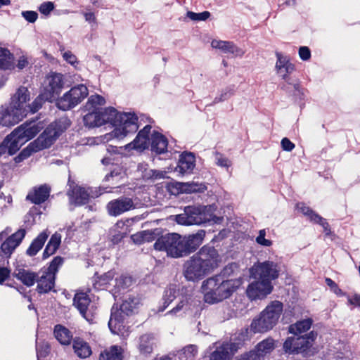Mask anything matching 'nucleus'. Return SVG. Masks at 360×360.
Here are the masks:
<instances>
[{
	"label": "nucleus",
	"instance_id": "nucleus-1",
	"mask_svg": "<svg viewBox=\"0 0 360 360\" xmlns=\"http://www.w3.org/2000/svg\"><path fill=\"white\" fill-rule=\"evenodd\" d=\"M91 111L83 117L86 127L93 128L105 123H110L115 127L112 133L104 136L106 141L112 137L123 139L129 134L136 133L139 129L138 117L134 112H118L114 108H108L101 113L94 110Z\"/></svg>",
	"mask_w": 360,
	"mask_h": 360
},
{
	"label": "nucleus",
	"instance_id": "nucleus-2",
	"mask_svg": "<svg viewBox=\"0 0 360 360\" xmlns=\"http://www.w3.org/2000/svg\"><path fill=\"white\" fill-rule=\"evenodd\" d=\"M205 231H198L196 233L181 236L176 233L162 236L154 243V248L165 251L168 256L179 258L194 252L202 243Z\"/></svg>",
	"mask_w": 360,
	"mask_h": 360
},
{
	"label": "nucleus",
	"instance_id": "nucleus-3",
	"mask_svg": "<svg viewBox=\"0 0 360 360\" xmlns=\"http://www.w3.org/2000/svg\"><path fill=\"white\" fill-rule=\"evenodd\" d=\"M220 262L218 251L213 246L204 245L185 262L184 276L188 281H198L214 271Z\"/></svg>",
	"mask_w": 360,
	"mask_h": 360
},
{
	"label": "nucleus",
	"instance_id": "nucleus-4",
	"mask_svg": "<svg viewBox=\"0 0 360 360\" xmlns=\"http://www.w3.org/2000/svg\"><path fill=\"white\" fill-rule=\"evenodd\" d=\"M71 124L68 117H61L50 124L39 136L24 148L14 160L19 163L29 158L33 153L49 148L59 136Z\"/></svg>",
	"mask_w": 360,
	"mask_h": 360
},
{
	"label": "nucleus",
	"instance_id": "nucleus-5",
	"mask_svg": "<svg viewBox=\"0 0 360 360\" xmlns=\"http://www.w3.org/2000/svg\"><path fill=\"white\" fill-rule=\"evenodd\" d=\"M238 280H223L221 276L211 277L204 281L202 290L204 300L209 304H214L229 298L239 287Z\"/></svg>",
	"mask_w": 360,
	"mask_h": 360
},
{
	"label": "nucleus",
	"instance_id": "nucleus-6",
	"mask_svg": "<svg viewBox=\"0 0 360 360\" xmlns=\"http://www.w3.org/2000/svg\"><path fill=\"white\" fill-rule=\"evenodd\" d=\"M139 304L137 298L129 297L125 299L118 309L113 305L108 321V327L111 333L125 339L129 335V328L126 324L127 317L132 315Z\"/></svg>",
	"mask_w": 360,
	"mask_h": 360
},
{
	"label": "nucleus",
	"instance_id": "nucleus-7",
	"mask_svg": "<svg viewBox=\"0 0 360 360\" xmlns=\"http://www.w3.org/2000/svg\"><path fill=\"white\" fill-rule=\"evenodd\" d=\"M211 206H186L184 213L175 216V221L180 225L201 224L207 222L220 224L223 217H217L213 214Z\"/></svg>",
	"mask_w": 360,
	"mask_h": 360
},
{
	"label": "nucleus",
	"instance_id": "nucleus-8",
	"mask_svg": "<svg viewBox=\"0 0 360 360\" xmlns=\"http://www.w3.org/2000/svg\"><path fill=\"white\" fill-rule=\"evenodd\" d=\"M283 305L280 301H272L261 312L257 319H254L250 329L254 333H264L274 328L283 312Z\"/></svg>",
	"mask_w": 360,
	"mask_h": 360
},
{
	"label": "nucleus",
	"instance_id": "nucleus-9",
	"mask_svg": "<svg viewBox=\"0 0 360 360\" xmlns=\"http://www.w3.org/2000/svg\"><path fill=\"white\" fill-rule=\"evenodd\" d=\"M316 336V332L311 331L304 335L288 337L283 343V349L285 353L309 356L314 354L311 348Z\"/></svg>",
	"mask_w": 360,
	"mask_h": 360
},
{
	"label": "nucleus",
	"instance_id": "nucleus-10",
	"mask_svg": "<svg viewBox=\"0 0 360 360\" xmlns=\"http://www.w3.org/2000/svg\"><path fill=\"white\" fill-rule=\"evenodd\" d=\"M241 345V342H216L206 350L203 360H231Z\"/></svg>",
	"mask_w": 360,
	"mask_h": 360
},
{
	"label": "nucleus",
	"instance_id": "nucleus-11",
	"mask_svg": "<svg viewBox=\"0 0 360 360\" xmlns=\"http://www.w3.org/2000/svg\"><path fill=\"white\" fill-rule=\"evenodd\" d=\"M280 271L278 264L269 260L258 262L250 269V276L254 279H262L271 283L278 278Z\"/></svg>",
	"mask_w": 360,
	"mask_h": 360
},
{
	"label": "nucleus",
	"instance_id": "nucleus-12",
	"mask_svg": "<svg viewBox=\"0 0 360 360\" xmlns=\"http://www.w3.org/2000/svg\"><path fill=\"white\" fill-rule=\"evenodd\" d=\"M64 84L63 74L50 72L44 81L42 96L49 102L55 101L63 89Z\"/></svg>",
	"mask_w": 360,
	"mask_h": 360
},
{
	"label": "nucleus",
	"instance_id": "nucleus-13",
	"mask_svg": "<svg viewBox=\"0 0 360 360\" xmlns=\"http://www.w3.org/2000/svg\"><path fill=\"white\" fill-rule=\"evenodd\" d=\"M273 288L272 283L262 279H255L248 285L246 294L251 300H262L269 295Z\"/></svg>",
	"mask_w": 360,
	"mask_h": 360
},
{
	"label": "nucleus",
	"instance_id": "nucleus-14",
	"mask_svg": "<svg viewBox=\"0 0 360 360\" xmlns=\"http://www.w3.org/2000/svg\"><path fill=\"white\" fill-rule=\"evenodd\" d=\"M18 133L14 130L4 139L0 144V154L13 155L26 143V139H23Z\"/></svg>",
	"mask_w": 360,
	"mask_h": 360
},
{
	"label": "nucleus",
	"instance_id": "nucleus-15",
	"mask_svg": "<svg viewBox=\"0 0 360 360\" xmlns=\"http://www.w3.org/2000/svg\"><path fill=\"white\" fill-rule=\"evenodd\" d=\"M26 116L24 111L17 105L10 104L6 108H2L0 110V124L3 126L9 127L18 123Z\"/></svg>",
	"mask_w": 360,
	"mask_h": 360
},
{
	"label": "nucleus",
	"instance_id": "nucleus-16",
	"mask_svg": "<svg viewBox=\"0 0 360 360\" xmlns=\"http://www.w3.org/2000/svg\"><path fill=\"white\" fill-rule=\"evenodd\" d=\"M276 63L275 70L277 75L288 84H292L290 82V75L295 71V65L292 63L290 58L280 52L276 53Z\"/></svg>",
	"mask_w": 360,
	"mask_h": 360
},
{
	"label": "nucleus",
	"instance_id": "nucleus-17",
	"mask_svg": "<svg viewBox=\"0 0 360 360\" xmlns=\"http://www.w3.org/2000/svg\"><path fill=\"white\" fill-rule=\"evenodd\" d=\"M108 212L110 216L117 217L135 207L133 200L128 197H120L107 204Z\"/></svg>",
	"mask_w": 360,
	"mask_h": 360
},
{
	"label": "nucleus",
	"instance_id": "nucleus-18",
	"mask_svg": "<svg viewBox=\"0 0 360 360\" xmlns=\"http://www.w3.org/2000/svg\"><path fill=\"white\" fill-rule=\"evenodd\" d=\"M26 230L20 229L8 237L1 245V250L6 257H10L25 237Z\"/></svg>",
	"mask_w": 360,
	"mask_h": 360
},
{
	"label": "nucleus",
	"instance_id": "nucleus-19",
	"mask_svg": "<svg viewBox=\"0 0 360 360\" xmlns=\"http://www.w3.org/2000/svg\"><path fill=\"white\" fill-rule=\"evenodd\" d=\"M151 131V126L148 124L143 127V129L139 131L137 136L133 141L125 145V150L130 151L136 150L138 151H143L146 149L149 146L150 134Z\"/></svg>",
	"mask_w": 360,
	"mask_h": 360
},
{
	"label": "nucleus",
	"instance_id": "nucleus-20",
	"mask_svg": "<svg viewBox=\"0 0 360 360\" xmlns=\"http://www.w3.org/2000/svg\"><path fill=\"white\" fill-rule=\"evenodd\" d=\"M195 167V157L191 152H184L179 155L175 172L180 176L192 173Z\"/></svg>",
	"mask_w": 360,
	"mask_h": 360
},
{
	"label": "nucleus",
	"instance_id": "nucleus-21",
	"mask_svg": "<svg viewBox=\"0 0 360 360\" xmlns=\"http://www.w3.org/2000/svg\"><path fill=\"white\" fill-rule=\"evenodd\" d=\"M90 299L85 292H77L73 299L74 306L79 310L81 315L88 321L93 319V312L91 309L89 308Z\"/></svg>",
	"mask_w": 360,
	"mask_h": 360
},
{
	"label": "nucleus",
	"instance_id": "nucleus-22",
	"mask_svg": "<svg viewBox=\"0 0 360 360\" xmlns=\"http://www.w3.org/2000/svg\"><path fill=\"white\" fill-rule=\"evenodd\" d=\"M56 277L53 274H49L42 269L37 273V290L39 293H47L50 292L55 285Z\"/></svg>",
	"mask_w": 360,
	"mask_h": 360
},
{
	"label": "nucleus",
	"instance_id": "nucleus-23",
	"mask_svg": "<svg viewBox=\"0 0 360 360\" xmlns=\"http://www.w3.org/2000/svg\"><path fill=\"white\" fill-rule=\"evenodd\" d=\"M274 347V340L271 338H266L259 342L254 350L250 351L247 354L249 356H251V359L253 360H261V358L271 353Z\"/></svg>",
	"mask_w": 360,
	"mask_h": 360
},
{
	"label": "nucleus",
	"instance_id": "nucleus-24",
	"mask_svg": "<svg viewBox=\"0 0 360 360\" xmlns=\"http://www.w3.org/2000/svg\"><path fill=\"white\" fill-rule=\"evenodd\" d=\"M211 46L214 49L220 50L224 53L231 54L235 57H241L245 53L243 49L238 47L233 41H230L214 39L211 42Z\"/></svg>",
	"mask_w": 360,
	"mask_h": 360
},
{
	"label": "nucleus",
	"instance_id": "nucleus-25",
	"mask_svg": "<svg viewBox=\"0 0 360 360\" xmlns=\"http://www.w3.org/2000/svg\"><path fill=\"white\" fill-rule=\"evenodd\" d=\"M70 202L77 205H84L88 202L90 193L84 188L70 184V190L68 191Z\"/></svg>",
	"mask_w": 360,
	"mask_h": 360
},
{
	"label": "nucleus",
	"instance_id": "nucleus-26",
	"mask_svg": "<svg viewBox=\"0 0 360 360\" xmlns=\"http://www.w3.org/2000/svg\"><path fill=\"white\" fill-rule=\"evenodd\" d=\"M156 344V339L153 333H146L141 335L138 342V349L143 355L150 354Z\"/></svg>",
	"mask_w": 360,
	"mask_h": 360
},
{
	"label": "nucleus",
	"instance_id": "nucleus-27",
	"mask_svg": "<svg viewBox=\"0 0 360 360\" xmlns=\"http://www.w3.org/2000/svg\"><path fill=\"white\" fill-rule=\"evenodd\" d=\"M151 150L157 154H163L167 151L168 141L162 134L153 131L150 135Z\"/></svg>",
	"mask_w": 360,
	"mask_h": 360
},
{
	"label": "nucleus",
	"instance_id": "nucleus-28",
	"mask_svg": "<svg viewBox=\"0 0 360 360\" xmlns=\"http://www.w3.org/2000/svg\"><path fill=\"white\" fill-rule=\"evenodd\" d=\"M15 131H18L23 139H26V142L35 136L40 131V127L38 124L32 121L30 122H25L16 128Z\"/></svg>",
	"mask_w": 360,
	"mask_h": 360
},
{
	"label": "nucleus",
	"instance_id": "nucleus-29",
	"mask_svg": "<svg viewBox=\"0 0 360 360\" xmlns=\"http://www.w3.org/2000/svg\"><path fill=\"white\" fill-rule=\"evenodd\" d=\"M51 188L46 184L40 186L34 189L33 192L27 195V199L34 204H41L45 202L49 196Z\"/></svg>",
	"mask_w": 360,
	"mask_h": 360
},
{
	"label": "nucleus",
	"instance_id": "nucleus-30",
	"mask_svg": "<svg viewBox=\"0 0 360 360\" xmlns=\"http://www.w3.org/2000/svg\"><path fill=\"white\" fill-rule=\"evenodd\" d=\"M30 100V92L28 89L25 86H20L17 90L16 93L11 98V102L10 104L12 105H17L18 108H20L24 113L27 114V110L25 109V103Z\"/></svg>",
	"mask_w": 360,
	"mask_h": 360
},
{
	"label": "nucleus",
	"instance_id": "nucleus-31",
	"mask_svg": "<svg viewBox=\"0 0 360 360\" xmlns=\"http://www.w3.org/2000/svg\"><path fill=\"white\" fill-rule=\"evenodd\" d=\"M49 236L47 230L40 233L31 243L30 247L26 250V254L30 257L35 256L44 246L46 240Z\"/></svg>",
	"mask_w": 360,
	"mask_h": 360
},
{
	"label": "nucleus",
	"instance_id": "nucleus-32",
	"mask_svg": "<svg viewBox=\"0 0 360 360\" xmlns=\"http://www.w3.org/2000/svg\"><path fill=\"white\" fill-rule=\"evenodd\" d=\"M13 276L24 285L30 287L36 283L37 274L25 269H17L13 272Z\"/></svg>",
	"mask_w": 360,
	"mask_h": 360
},
{
	"label": "nucleus",
	"instance_id": "nucleus-33",
	"mask_svg": "<svg viewBox=\"0 0 360 360\" xmlns=\"http://www.w3.org/2000/svg\"><path fill=\"white\" fill-rule=\"evenodd\" d=\"M53 334L56 340L63 345H69L74 340L72 332L60 324L55 326Z\"/></svg>",
	"mask_w": 360,
	"mask_h": 360
},
{
	"label": "nucleus",
	"instance_id": "nucleus-34",
	"mask_svg": "<svg viewBox=\"0 0 360 360\" xmlns=\"http://www.w3.org/2000/svg\"><path fill=\"white\" fill-rule=\"evenodd\" d=\"M73 349L75 354L81 359L89 357L91 354V349L89 344L79 338L73 340Z\"/></svg>",
	"mask_w": 360,
	"mask_h": 360
},
{
	"label": "nucleus",
	"instance_id": "nucleus-35",
	"mask_svg": "<svg viewBox=\"0 0 360 360\" xmlns=\"http://www.w3.org/2000/svg\"><path fill=\"white\" fill-rule=\"evenodd\" d=\"M198 354V347L195 345H189L183 348L181 351L172 356V360H195Z\"/></svg>",
	"mask_w": 360,
	"mask_h": 360
},
{
	"label": "nucleus",
	"instance_id": "nucleus-36",
	"mask_svg": "<svg viewBox=\"0 0 360 360\" xmlns=\"http://www.w3.org/2000/svg\"><path fill=\"white\" fill-rule=\"evenodd\" d=\"M60 242V234L57 233L53 234L44 250L42 255L43 259H47L50 256L53 255L59 248Z\"/></svg>",
	"mask_w": 360,
	"mask_h": 360
},
{
	"label": "nucleus",
	"instance_id": "nucleus-37",
	"mask_svg": "<svg viewBox=\"0 0 360 360\" xmlns=\"http://www.w3.org/2000/svg\"><path fill=\"white\" fill-rule=\"evenodd\" d=\"M70 94L71 93L69 90L57 100L56 105L59 109L62 110H68L78 105L77 102H75V99L73 98V96Z\"/></svg>",
	"mask_w": 360,
	"mask_h": 360
},
{
	"label": "nucleus",
	"instance_id": "nucleus-38",
	"mask_svg": "<svg viewBox=\"0 0 360 360\" xmlns=\"http://www.w3.org/2000/svg\"><path fill=\"white\" fill-rule=\"evenodd\" d=\"M312 324L311 319H304L289 326L288 331L295 335H302L303 333L310 329Z\"/></svg>",
	"mask_w": 360,
	"mask_h": 360
},
{
	"label": "nucleus",
	"instance_id": "nucleus-39",
	"mask_svg": "<svg viewBox=\"0 0 360 360\" xmlns=\"http://www.w3.org/2000/svg\"><path fill=\"white\" fill-rule=\"evenodd\" d=\"M13 68V54L7 49L0 48V69L11 70Z\"/></svg>",
	"mask_w": 360,
	"mask_h": 360
},
{
	"label": "nucleus",
	"instance_id": "nucleus-40",
	"mask_svg": "<svg viewBox=\"0 0 360 360\" xmlns=\"http://www.w3.org/2000/svg\"><path fill=\"white\" fill-rule=\"evenodd\" d=\"M176 294L177 289L175 285H170L164 291L162 297V306L160 307L159 311H163L174 300L176 297Z\"/></svg>",
	"mask_w": 360,
	"mask_h": 360
},
{
	"label": "nucleus",
	"instance_id": "nucleus-41",
	"mask_svg": "<svg viewBox=\"0 0 360 360\" xmlns=\"http://www.w3.org/2000/svg\"><path fill=\"white\" fill-rule=\"evenodd\" d=\"M189 310H191L189 299L187 297H183L176 307L169 311L167 314L180 316L186 314Z\"/></svg>",
	"mask_w": 360,
	"mask_h": 360
},
{
	"label": "nucleus",
	"instance_id": "nucleus-42",
	"mask_svg": "<svg viewBox=\"0 0 360 360\" xmlns=\"http://www.w3.org/2000/svg\"><path fill=\"white\" fill-rule=\"evenodd\" d=\"M70 94L73 96L75 102L79 104L89 94L87 87L84 84H78L70 89Z\"/></svg>",
	"mask_w": 360,
	"mask_h": 360
},
{
	"label": "nucleus",
	"instance_id": "nucleus-43",
	"mask_svg": "<svg viewBox=\"0 0 360 360\" xmlns=\"http://www.w3.org/2000/svg\"><path fill=\"white\" fill-rule=\"evenodd\" d=\"M122 349L118 346H112L109 350L101 353L100 360H122Z\"/></svg>",
	"mask_w": 360,
	"mask_h": 360
},
{
	"label": "nucleus",
	"instance_id": "nucleus-44",
	"mask_svg": "<svg viewBox=\"0 0 360 360\" xmlns=\"http://www.w3.org/2000/svg\"><path fill=\"white\" fill-rule=\"evenodd\" d=\"M105 103V98L98 94L91 95L88 101L86 103L85 108L87 110H94L96 111V110L100 107L103 105Z\"/></svg>",
	"mask_w": 360,
	"mask_h": 360
},
{
	"label": "nucleus",
	"instance_id": "nucleus-45",
	"mask_svg": "<svg viewBox=\"0 0 360 360\" xmlns=\"http://www.w3.org/2000/svg\"><path fill=\"white\" fill-rule=\"evenodd\" d=\"M63 262L64 259L62 257L56 256L50 262L48 267H44L42 269L45 270L46 272H49V274H53L56 277V275L58 271L59 268L63 265Z\"/></svg>",
	"mask_w": 360,
	"mask_h": 360
},
{
	"label": "nucleus",
	"instance_id": "nucleus-46",
	"mask_svg": "<svg viewBox=\"0 0 360 360\" xmlns=\"http://www.w3.org/2000/svg\"><path fill=\"white\" fill-rule=\"evenodd\" d=\"M154 238L153 233L150 231H143L131 236V239L135 243L141 244L145 242H150Z\"/></svg>",
	"mask_w": 360,
	"mask_h": 360
},
{
	"label": "nucleus",
	"instance_id": "nucleus-47",
	"mask_svg": "<svg viewBox=\"0 0 360 360\" xmlns=\"http://www.w3.org/2000/svg\"><path fill=\"white\" fill-rule=\"evenodd\" d=\"M214 162L218 167L224 168L226 170L232 165L231 161L219 152L214 153Z\"/></svg>",
	"mask_w": 360,
	"mask_h": 360
},
{
	"label": "nucleus",
	"instance_id": "nucleus-48",
	"mask_svg": "<svg viewBox=\"0 0 360 360\" xmlns=\"http://www.w3.org/2000/svg\"><path fill=\"white\" fill-rule=\"evenodd\" d=\"M165 176L166 172L148 168L142 178L146 180H158L165 179Z\"/></svg>",
	"mask_w": 360,
	"mask_h": 360
},
{
	"label": "nucleus",
	"instance_id": "nucleus-49",
	"mask_svg": "<svg viewBox=\"0 0 360 360\" xmlns=\"http://www.w3.org/2000/svg\"><path fill=\"white\" fill-rule=\"evenodd\" d=\"M235 91L233 87H227L225 89L222 90L220 95L219 96H216L212 102V104H216L219 102L224 101L232 96L234 95Z\"/></svg>",
	"mask_w": 360,
	"mask_h": 360
},
{
	"label": "nucleus",
	"instance_id": "nucleus-50",
	"mask_svg": "<svg viewBox=\"0 0 360 360\" xmlns=\"http://www.w3.org/2000/svg\"><path fill=\"white\" fill-rule=\"evenodd\" d=\"M297 209L300 211L303 214L309 217L311 221H314L316 220V216H319L318 214L314 212L310 207L306 206L304 203H297Z\"/></svg>",
	"mask_w": 360,
	"mask_h": 360
},
{
	"label": "nucleus",
	"instance_id": "nucleus-51",
	"mask_svg": "<svg viewBox=\"0 0 360 360\" xmlns=\"http://www.w3.org/2000/svg\"><path fill=\"white\" fill-rule=\"evenodd\" d=\"M44 101H48L42 96V91H41V94L32 103V104L28 106L30 111L32 113H34L37 111H38L41 108L42 104L44 103Z\"/></svg>",
	"mask_w": 360,
	"mask_h": 360
},
{
	"label": "nucleus",
	"instance_id": "nucleus-52",
	"mask_svg": "<svg viewBox=\"0 0 360 360\" xmlns=\"http://www.w3.org/2000/svg\"><path fill=\"white\" fill-rule=\"evenodd\" d=\"M266 232L265 229H262L259 231L258 236L256 237L255 241L257 244L264 247H270L272 245V241L269 239H266Z\"/></svg>",
	"mask_w": 360,
	"mask_h": 360
},
{
	"label": "nucleus",
	"instance_id": "nucleus-53",
	"mask_svg": "<svg viewBox=\"0 0 360 360\" xmlns=\"http://www.w3.org/2000/svg\"><path fill=\"white\" fill-rule=\"evenodd\" d=\"M184 191L188 193L202 192L205 186L202 184H198L195 183H186L183 184Z\"/></svg>",
	"mask_w": 360,
	"mask_h": 360
},
{
	"label": "nucleus",
	"instance_id": "nucleus-54",
	"mask_svg": "<svg viewBox=\"0 0 360 360\" xmlns=\"http://www.w3.org/2000/svg\"><path fill=\"white\" fill-rule=\"evenodd\" d=\"M187 16L192 20H206L210 16V13L209 11H203L202 13H194L188 11Z\"/></svg>",
	"mask_w": 360,
	"mask_h": 360
},
{
	"label": "nucleus",
	"instance_id": "nucleus-55",
	"mask_svg": "<svg viewBox=\"0 0 360 360\" xmlns=\"http://www.w3.org/2000/svg\"><path fill=\"white\" fill-rule=\"evenodd\" d=\"M123 172L122 171V169L117 167L115 169H113L109 174H106L105 176V181H108L110 180V179H119L122 177Z\"/></svg>",
	"mask_w": 360,
	"mask_h": 360
},
{
	"label": "nucleus",
	"instance_id": "nucleus-56",
	"mask_svg": "<svg viewBox=\"0 0 360 360\" xmlns=\"http://www.w3.org/2000/svg\"><path fill=\"white\" fill-rule=\"evenodd\" d=\"M115 271H109L107 273L102 275L98 278V283L101 284V285H107L111 281L114 276H115Z\"/></svg>",
	"mask_w": 360,
	"mask_h": 360
},
{
	"label": "nucleus",
	"instance_id": "nucleus-57",
	"mask_svg": "<svg viewBox=\"0 0 360 360\" xmlns=\"http://www.w3.org/2000/svg\"><path fill=\"white\" fill-rule=\"evenodd\" d=\"M63 57L65 61L75 68L79 64L77 57L71 51H65L63 53Z\"/></svg>",
	"mask_w": 360,
	"mask_h": 360
},
{
	"label": "nucleus",
	"instance_id": "nucleus-58",
	"mask_svg": "<svg viewBox=\"0 0 360 360\" xmlns=\"http://www.w3.org/2000/svg\"><path fill=\"white\" fill-rule=\"evenodd\" d=\"M22 16L30 23L34 22L38 18V13L33 11H26L22 12Z\"/></svg>",
	"mask_w": 360,
	"mask_h": 360
},
{
	"label": "nucleus",
	"instance_id": "nucleus-59",
	"mask_svg": "<svg viewBox=\"0 0 360 360\" xmlns=\"http://www.w3.org/2000/svg\"><path fill=\"white\" fill-rule=\"evenodd\" d=\"M116 285L122 288L129 287L132 283V278L130 276H122L119 278H116Z\"/></svg>",
	"mask_w": 360,
	"mask_h": 360
},
{
	"label": "nucleus",
	"instance_id": "nucleus-60",
	"mask_svg": "<svg viewBox=\"0 0 360 360\" xmlns=\"http://www.w3.org/2000/svg\"><path fill=\"white\" fill-rule=\"evenodd\" d=\"M325 282L327 285H328L330 289L338 295H343L344 293L340 288H339L338 285L334 282L331 278H326Z\"/></svg>",
	"mask_w": 360,
	"mask_h": 360
},
{
	"label": "nucleus",
	"instance_id": "nucleus-61",
	"mask_svg": "<svg viewBox=\"0 0 360 360\" xmlns=\"http://www.w3.org/2000/svg\"><path fill=\"white\" fill-rule=\"evenodd\" d=\"M316 220L314 221V223L320 224L324 230V232L326 235H329L330 233V226L328 223L326 221L325 219L319 216H316Z\"/></svg>",
	"mask_w": 360,
	"mask_h": 360
},
{
	"label": "nucleus",
	"instance_id": "nucleus-62",
	"mask_svg": "<svg viewBox=\"0 0 360 360\" xmlns=\"http://www.w3.org/2000/svg\"><path fill=\"white\" fill-rule=\"evenodd\" d=\"M54 8L53 4L48 1L41 4L39 8V11L44 15H48Z\"/></svg>",
	"mask_w": 360,
	"mask_h": 360
},
{
	"label": "nucleus",
	"instance_id": "nucleus-63",
	"mask_svg": "<svg viewBox=\"0 0 360 360\" xmlns=\"http://www.w3.org/2000/svg\"><path fill=\"white\" fill-rule=\"evenodd\" d=\"M299 56L303 60H307L311 57V51L307 46H301L299 49Z\"/></svg>",
	"mask_w": 360,
	"mask_h": 360
},
{
	"label": "nucleus",
	"instance_id": "nucleus-64",
	"mask_svg": "<svg viewBox=\"0 0 360 360\" xmlns=\"http://www.w3.org/2000/svg\"><path fill=\"white\" fill-rule=\"evenodd\" d=\"M49 352V347L47 345L41 346V347L37 345V355L39 360L41 357H45Z\"/></svg>",
	"mask_w": 360,
	"mask_h": 360
}]
</instances>
